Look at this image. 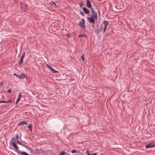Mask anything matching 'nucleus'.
<instances>
[{"mask_svg":"<svg viewBox=\"0 0 155 155\" xmlns=\"http://www.w3.org/2000/svg\"><path fill=\"white\" fill-rule=\"evenodd\" d=\"M12 144V146L15 149V151L20 155H31L25 151H21L19 150L18 147L15 144L14 141L10 142Z\"/></svg>","mask_w":155,"mask_h":155,"instance_id":"f257e3e1","label":"nucleus"},{"mask_svg":"<svg viewBox=\"0 0 155 155\" xmlns=\"http://www.w3.org/2000/svg\"><path fill=\"white\" fill-rule=\"evenodd\" d=\"M91 12L92 15L91 17L96 20L97 19V14L93 8H91Z\"/></svg>","mask_w":155,"mask_h":155,"instance_id":"f03ea898","label":"nucleus"},{"mask_svg":"<svg viewBox=\"0 0 155 155\" xmlns=\"http://www.w3.org/2000/svg\"><path fill=\"white\" fill-rule=\"evenodd\" d=\"M155 146V143L153 142L149 143L148 144H146L145 146L146 148H150L153 147Z\"/></svg>","mask_w":155,"mask_h":155,"instance_id":"7ed1b4c3","label":"nucleus"},{"mask_svg":"<svg viewBox=\"0 0 155 155\" xmlns=\"http://www.w3.org/2000/svg\"><path fill=\"white\" fill-rule=\"evenodd\" d=\"M78 25L79 26L81 27L82 29L85 28V20L84 19H82L81 21L79 22Z\"/></svg>","mask_w":155,"mask_h":155,"instance_id":"20e7f679","label":"nucleus"},{"mask_svg":"<svg viewBox=\"0 0 155 155\" xmlns=\"http://www.w3.org/2000/svg\"><path fill=\"white\" fill-rule=\"evenodd\" d=\"M87 20L89 21V22L91 23L94 24L95 22V19L94 18L92 17H87Z\"/></svg>","mask_w":155,"mask_h":155,"instance_id":"39448f33","label":"nucleus"},{"mask_svg":"<svg viewBox=\"0 0 155 155\" xmlns=\"http://www.w3.org/2000/svg\"><path fill=\"white\" fill-rule=\"evenodd\" d=\"M24 78L26 79H28V77L24 73H22L20 75L19 78L21 79H23Z\"/></svg>","mask_w":155,"mask_h":155,"instance_id":"423d86ee","label":"nucleus"},{"mask_svg":"<svg viewBox=\"0 0 155 155\" xmlns=\"http://www.w3.org/2000/svg\"><path fill=\"white\" fill-rule=\"evenodd\" d=\"M103 24L104 25V28L103 29V33H104L105 31V30L107 28V26L108 25V23L107 21H104L103 22Z\"/></svg>","mask_w":155,"mask_h":155,"instance_id":"0eeeda50","label":"nucleus"},{"mask_svg":"<svg viewBox=\"0 0 155 155\" xmlns=\"http://www.w3.org/2000/svg\"><path fill=\"white\" fill-rule=\"evenodd\" d=\"M86 5L88 8H91V5L89 0H86Z\"/></svg>","mask_w":155,"mask_h":155,"instance_id":"6e6552de","label":"nucleus"},{"mask_svg":"<svg viewBox=\"0 0 155 155\" xmlns=\"http://www.w3.org/2000/svg\"><path fill=\"white\" fill-rule=\"evenodd\" d=\"M83 11L87 14H88L89 13V10L85 7H83Z\"/></svg>","mask_w":155,"mask_h":155,"instance_id":"1a4fd4ad","label":"nucleus"},{"mask_svg":"<svg viewBox=\"0 0 155 155\" xmlns=\"http://www.w3.org/2000/svg\"><path fill=\"white\" fill-rule=\"evenodd\" d=\"M27 123V122L22 121L20 122L18 124V126H23L24 124H26Z\"/></svg>","mask_w":155,"mask_h":155,"instance_id":"9d476101","label":"nucleus"},{"mask_svg":"<svg viewBox=\"0 0 155 155\" xmlns=\"http://www.w3.org/2000/svg\"><path fill=\"white\" fill-rule=\"evenodd\" d=\"M21 97V93H19V96L18 97L16 101L15 102V104H17L18 102L20 101Z\"/></svg>","mask_w":155,"mask_h":155,"instance_id":"9b49d317","label":"nucleus"},{"mask_svg":"<svg viewBox=\"0 0 155 155\" xmlns=\"http://www.w3.org/2000/svg\"><path fill=\"white\" fill-rule=\"evenodd\" d=\"M11 102V101L10 100H9L8 101H2L1 100L0 101V103H10Z\"/></svg>","mask_w":155,"mask_h":155,"instance_id":"f8f14e48","label":"nucleus"},{"mask_svg":"<svg viewBox=\"0 0 155 155\" xmlns=\"http://www.w3.org/2000/svg\"><path fill=\"white\" fill-rule=\"evenodd\" d=\"M50 71L52 72L55 73L58 72V71L55 70L54 68H49Z\"/></svg>","mask_w":155,"mask_h":155,"instance_id":"ddd939ff","label":"nucleus"},{"mask_svg":"<svg viewBox=\"0 0 155 155\" xmlns=\"http://www.w3.org/2000/svg\"><path fill=\"white\" fill-rule=\"evenodd\" d=\"M50 4L54 8L57 7V5L54 2H52L50 3Z\"/></svg>","mask_w":155,"mask_h":155,"instance_id":"4468645a","label":"nucleus"},{"mask_svg":"<svg viewBox=\"0 0 155 155\" xmlns=\"http://www.w3.org/2000/svg\"><path fill=\"white\" fill-rule=\"evenodd\" d=\"M32 125L31 124H29L28 126V128L30 130V131H31L32 129Z\"/></svg>","mask_w":155,"mask_h":155,"instance_id":"2eb2a0df","label":"nucleus"},{"mask_svg":"<svg viewBox=\"0 0 155 155\" xmlns=\"http://www.w3.org/2000/svg\"><path fill=\"white\" fill-rule=\"evenodd\" d=\"M71 152L72 153H79V151H76V150L74 149V150H72L71 151Z\"/></svg>","mask_w":155,"mask_h":155,"instance_id":"dca6fc26","label":"nucleus"},{"mask_svg":"<svg viewBox=\"0 0 155 155\" xmlns=\"http://www.w3.org/2000/svg\"><path fill=\"white\" fill-rule=\"evenodd\" d=\"M23 61V60L22 59H20L18 61V64L19 65L21 64L22 63Z\"/></svg>","mask_w":155,"mask_h":155,"instance_id":"f3484780","label":"nucleus"},{"mask_svg":"<svg viewBox=\"0 0 155 155\" xmlns=\"http://www.w3.org/2000/svg\"><path fill=\"white\" fill-rule=\"evenodd\" d=\"M17 141H18V143L21 145V146H24V147H25V146L24 144L22 143H21L20 141H19L18 140H17Z\"/></svg>","mask_w":155,"mask_h":155,"instance_id":"a211bd4d","label":"nucleus"},{"mask_svg":"<svg viewBox=\"0 0 155 155\" xmlns=\"http://www.w3.org/2000/svg\"><path fill=\"white\" fill-rule=\"evenodd\" d=\"M97 153H92L91 154H90L89 153L87 152V155H97Z\"/></svg>","mask_w":155,"mask_h":155,"instance_id":"6ab92c4d","label":"nucleus"},{"mask_svg":"<svg viewBox=\"0 0 155 155\" xmlns=\"http://www.w3.org/2000/svg\"><path fill=\"white\" fill-rule=\"evenodd\" d=\"M18 134H17L16 135H15V140H18Z\"/></svg>","mask_w":155,"mask_h":155,"instance_id":"aec40b11","label":"nucleus"},{"mask_svg":"<svg viewBox=\"0 0 155 155\" xmlns=\"http://www.w3.org/2000/svg\"><path fill=\"white\" fill-rule=\"evenodd\" d=\"M86 35L85 34L80 35H79V37H85L86 36Z\"/></svg>","mask_w":155,"mask_h":155,"instance_id":"412c9836","label":"nucleus"},{"mask_svg":"<svg viewBox=\"0 0 155 155\" xmlns=\"http://www.w3.org/2000/svg\"><path fill=\"white\" fill-rule=\"evenodd\" d=\"M80 13L83 16H84V15H85L84 13L82 11H81L80 12Z\"/></svg>","mask_w":155,"mask_h":155,"instance_id":"4be33fe9","label":"nucleus"},{"mask_svg":"<svg viewBox=\"0 0 155 155\" xmlns=\"http://www.w3.org/2000/svg\"><path fill=\"white\" fill-rule=\"evenodd\" d=\"M65 153V152L64 151H62L61 153L59 154V155H63Z\"/></svg>","mask_w":155,"mask_h":155,"instance_id":"5701e85b","label":"nucleus"},{"mask_svg":"<svg viewBox=\"0 0 155 155\" xmlns=\"http://www.w3.org/2000/svg\"><path fill=\"white\" fill-rule=\"evenodd\" d=\"M25 54V53L24 52V54H23V55L21 57V58L20 59H22L23 60V58H24V57Z\"/></svg>","mask_w":155,"mask_h":155,"instance_id":"b1692460","label":"nucleus"},{"mask_svg":"<svg viewBox=\"0 0 155 155\" xmlns=\"http://www.w3.org/2000/svg\"><path fill=\"white\" fill-rule=\"evenodd\" d=\"M81 58L82 59L83 61H84V55H82L81 56Z\"/></svg>","mask_w":155,"mask_h":155,"instance_id":"393cba45","label":"nucleus"},{"mask_svg":"<svg viewBox=\"0 0 155 155\" xmlns=\"http://www.w3.org/2000/svg\"><path fill=\"white\" fill-rule=\"evenodd\" d=\"M12 91V90L9 89H8V91H7V92L8 93H11V92Z\"/></svg>","mask_w":155,"mask_h":155,"instance_id":"a878e982","label":"nucleus"},{"mask_svg":"<svg viewBox=\"0 0 155 155\" xmlns=\"http://www.w3.org/2000/svg\"><path fill=\"white\" fill-rule=\"evenodd\" d=\"M16 76V77H17V78H19L20 75H18V74H17Z\"/></svg>","mask_w":155,"mask_h":155,"instance_id":"bb28decb","label":"nucleus"},{"mask_svg":"<svg viewBox=\"0 0 155 155\" xmlns=\"http://www.w3.org/2000/svg\"><path fill=\"white\" fill-rule=\"evenodd\" d=\"M17 74H16L15 73H14L13 74V75H14V76H16Z\"/></svg>","mask_w":155,"mask_h":155,"instance_id":"cd10ccee","label":"nucleus"},{"mask_svg":"<svg viewBox=\"0 0 155 155\" xmlns=\"http://www.w3.org/2000/svg\"><path fill=\"white\" fill-rule=\"evenodd\" d=\"M80 7H81L82 6V5L81 4H80Z\"/></svg>","mask_w":155,"mask_h":155,"instance_id":"c85d7f7f","label":"nucleus"},{"mask_svg":"<svg viewBox=\"0 0 155 155\" xmlns=\"http://www.w3.org/2000/svg\"><path fill=\"white\" fill-rule=\"evenodd\" d=\"M15 139V137H14L12 139V140H14Z\"/></svg>","mask_w":155,"mask_h":155,"instance_id":"c756f323","label":"nucleus"},{"mask_svg":"<svg viewBox=\"0 0 155 155\" xmlns=\"http://www.w3.org/2000/svg\"><path fill=\"white\" fill-rule=\"evenodd\" d=\"M101 30H102V27H101Z\"/></svg>","mask_w":155,"mask_h":155,"instance_id":"7c9ffc66","label":"nucleus"},{"mask_svg":"<svg viewBox=\"0 0 155 155\" xmlns=\"http://www.w3.org/2000/svg\"><path fill=\"white\" fill-rule=\"evenodd\" d=\"M48 67H49V68H50L49 66H48Z\"/></svg>","mask_w":155,"mask_h":155,"instance_id":"2f4dec72","label":"nucleus"}]
</instances>
